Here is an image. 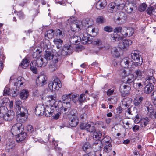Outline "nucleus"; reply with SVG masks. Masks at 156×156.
<instances>
[{
	"instance_id": "24",
	"label": "nucleus",
	"mask_w": 156,
	"mask_h": 156,
	"mask_svg": "<svg viewBox=\"0 0 156 156\" xmlns=\"http://www.w3.org/2000/svg\"><path fill=\"white\" fill-rule=\"evenodd\" d=\"M134 32V29L132 27H128L126 30L125 32H122L121 34L123 36L126 37H130L133 35Z\"/></svg>"
},
{
	"instance_id": "61",
	"label": "nucleus",
	"mask_w": 156,
	"mask_h": 156,
	"mask_svg": "<svg viewBox=\"0 0 156 156\" xmlns=\"http://www.w3.org/2000/svg\"><path fill=\"white\" fill-rule=\"evenodd\" d=\"M65 50L63 48L61 51V55L63 56H66L68 55H70V54L68 52H66Z\"/></svg>"
},
{
	"instance_id": "41",
	"label": "nucleus",
	"mask_w": 156,
	"mask_h": 156,
	"mask_svg": "<svg viewBox=\"0 0 156 156\" xmlns=\"http://www.w3.org/2000/svg\"><path fill=\"white\" fill-rule=\"evenodd\" d=\"M30 70L34 74H37V66L36 64L34 63L33 61H32L30 64Z\"/></svg>"
},
{
	"instance_id": "35",
	"label": "nucleus",
	"mask_w": 156,
	"mask_h": 156,
	"mask_svg": "<svg viewBox=\"0 0 156 156\" xmlns=\"http://www.w3.org/2000/svg\"><path fill=\"white\" fill-rule=\"evenodd\" d=\"M54 44L57 45L56 47L58 49H60L62 47L63 43V41L60 38H55L53 40Z\"/></svg>"
},
{
	"instance_id": "2",
	"label": "nucleus",
	"mask_w": 156,
	"mask_h": 156,
	"mask_svg": "<svg viewBox=\"0 0 156 156\" xmlns=\"http://www.w3.org/2000/svg\"><path fill=\"white\" fill-rule=\"evenodd\" d=\"M131 89L130 84H126L124 83L120 86L119 90L121 95L122 97L129 96L130 94Z\"/></svg>"
},
{
	"instance_id": "52",
	"label": "nucleus",
	"mask_w": 156,
	"mask_h": 156,
	"mask_svg": "<svg viewBox=\"0 0 156 156\" xmlns=\"http://www.w3.org/2000/svg\"><path fill=\"white\" fill-rule=\"evenodd\" d=\"M108 100L110 103L112 104H115L117 101V98L116 97L109 98H108Z\"/></svg>"
},
{
	"instance_id": "38",
	"label": "nucleus",
	"mask_w": 156,
	"mask_h": 156,
	"mask_svg": "<svg viewBox=\"0 0 156 156\" xmlns=\"http://www.w3.org/2000/svg\"><path fill=\"white\" fill-rule=\"evenodd\" d=\"M102 142L103 145L111 144V139L110 137L108 136H106L101 139V141Z\"/></svg>"
},
{
	"instance_id": "4",
	"label": "nucleus",
	"mask_w": 156,
	"mask_h": 156,
	"mask_svg": "<svg viewBox=\"0 0 156 156\" xmlns=\"http://www.w3.org/2000/svg\"><path fill=\"white\" fill-rule=\"evenodd\" d=\"M19 116V120L20 122H24L27 119L25 116V114L27 113V111L25 107H21L19 109L16 110Z\"/></svg>"
},
{
	"instance_id": "34",
	"label": "nucleus",
	"mask_w": 156,
	"mask_h": 156,
	"mask_svg": "<svg viewBox=\"0 0 156 156\" xmlns=\"http://www.w3.org/2000/svg\"><path fill=\"white\" fill-rule=\"evenodd\" d=\"M71 94L63 95L62 97V101L64 103H70L71 101Z\"/></svg>"
},
{
	"instance_id": "26",
	"label": "nucleus",
	"mask_w": 156,
	"mask_h": 156,
	"mask_svg": "<svg viewBox=\"0 0 156 156\" xmlns=\"http://www.w3.org/2000/svg\"><path fill=\"white\" fill-rule=\"evenodd\" d=\"M107 5L106 0H100L96 4V8L98 9H103Z\"/></svg>"
},
{
	"instance_id": "37",
	"label": "nucleus",
	"mask_w": 156,
	"mask_h": 156,
	"mask_svg": "<svg viewBox=\"0 0 156 156\" xmlns=\"http://www.w3.org/2000/svg\"><path fill=\"white\" fill-rule=\"evenodd\" d=\"M55 35V30H49L47 31L46 34L45 35V38L47 37L49 39H52Z\"/></svg>"
},
{
	"instance_id": "9",
	"label": "nucleus",
	"mask_w": 156,
	"mask_h": 156,
	"mask_svg": "<svg viewBox=\"0 0 156 156\" xmlns=\"http://www.w3.org/2000/svg\"><path fill=\"white\" fill-rule=\"evenodd\" d=\"M147 83L144 78H141L140 77H136L134 82L133 83V86L135 88H142L144 85H145Z\"/></svg>"
},
{
	"instance_id": "64",
	"label": "nucleus",
	"mask_w": 156,
	"mask_h": 156,
	"mask_svg": "<svg viewBox=\"0 0 156 156\" xmlns=\"http://www.w3.org/2000/svg\"><path fill=\"white\" fill-rule=\"evenodd\" d=\"M140 126L138 125H135L133 127L132 130L134 132H136L139 130Z\"/></svg>"
},
{
	"instance_id": "28",
	"label": "nucleus",
	"mask_w": 156,
	"mask_h": 156,
	"mask_svg": "<svg viewBox=\"0 0 156 156\" xmlns=\"http://www.w3.org/2000/svg\"><path fill=\"white\" fill-rule=\"evenodd\" d=\"M143 100V97L142 96L136 97L133 100V104L136 106L140 107L141 105L142 101Z\"/></svg>"
},
{
	"instance_id": "55",
	"label": "nucleus",
	"mask_w": 156,
	"mask_h": 156,
	"mask_svg": "<svg viewBox=\"0 0 156 156\" xmlns=\"http://www.w3.org/2000/svg\"><path fill=\"white\" fill-rule=\"evenodd\" d=\"M104 30L105 31L111 32H112L113 30V28L110 26H107L104 27Z\"/></svg>"
},
{
	"instance_id": "60",
	"label": "nucleus",
	"mask_w": 156,
	"mask_h": 156,
	"mask_svg": "<svg viewBox=\"0 0 156 156\" xmlns=\"http://www.w3.org/2000/svg\"><path fill=\"white\" fill-rule=\"evenodd\" d=\"M135 73V75L137 76V77H140L142 76V72L139 70H136L134 73Z\"/></svg>"
},
{
	"instance_id": "53",
	"label": "nucleus",
	"mask_w": 156,
	"mask_h": 156,
	"mask_svg": "<svg viewBox=\"0 0 156 156\" xmlns=\"http://www.w3.org/2000/svg\"><path fill=\"white\" fill-rule=\"evenodd\" d=\"M26 129L27 131V133L29 134L31 133L34 131L33 126L31 125H28L26 128Z\"/></svg>"
},
{
	"instance_id": "56",
	"label": "nucleus",
	"mask_w": 156,
	"mask_h": 156,
	"mask_svg": "<svg viewBox=\"0 0 156 156\" xmlns=\"http://www.w3.org/2000/svg\"><path fill=\"white\" fill-rule=\"evenodd\" d=\"M147 113L151 118H156V112L154 111V109L152 110V112H148Z\"/></svg>"
},
{
	"instance_id": "50",
	"label": "nucleus",
	"mask_w": 156,
	"mask_h": 156,
	"mask_svg": "<svg viewBox=\"0 0 156 156\" xmlns=\"http://www.w3.org/2000/svg\"><path fill=\"white\" fill-rule=\"evenodd\" d=\"M105 21V18L102 16H98L96 19V22L99 24L103 23Z\"/></svg>"
},
{
	"instance_id": "47",
	"label": "nucleus",
	"mask_w": 156,
	"mask_h": 156,
	"mask_svg": "<svg viewBox=\"0 0 156 156\" xmlns=\"http://www.w3.org/2000/svg\"><path fill=\"white\" fill-rule=\"evenodd\" d=\"M63 48L65 50H67L68 52L70 54L72 53V47L69 44H65L64 45Z\"/></svg>"
},
{
	"instance_id": "3",
	"label": "nucleus",
	"mask_w": 156,
	"mask_h": 156,
	"mask_svg": "<svg viewBox=\"0 0 156 156\" xmlns=\"http://www.w3.org/2000/svg\"><path fill=\"white\" fill-rule=\"evenodd\" d=\"M48 87L51 90H58L62 87L61 82L58 78H56L53 81L50 82L48 84Z\"/></svg>"
},
{
	"instance_id": "27",
	"label": "nucleus",
	"mask_w": 156,
	"mask_h": 156,
	"mask_svg": "<svg viewBox=\"0 0 156 156\" xmlns=\"http://www.w3.org/2000/svg\"><path fill=\"white\" fill-rule=\"evenodd\" d=\"M25 82L24 78L22 77H19L16 80V82L14 83V85L16 87V88H19L24 84Z\"/></svg>"
},
{
	"instance_id": "48",
	"label": "nucleus",
	"mask_w": 156,
	"mask_h": 156,
	"mask_svg": "<svg viewBox=\"0 0 156 156\" xmlns=\"http://www.w3.org/2000/svg\"><path fill=\"white\" fill-rule=\"evenodd\" d=\"M104 149L105 152L108 153L111 151L112 149L111 144H104Z\"/></svg>"
},
{
	"instance_id": "20",
	"label": "nucleus",
	"mask_w": 156,
	"mask_h": 156,
	"mask_svg": "<svg viewBox=\"0 0 156 156\" xmlns=\"http://www.w3.org/2000/svg\"><path fill=\"white\" fill-rule=\"evenodd\" d=\"M135 80V78L133 74H130L128 76H126L124 78L123 80V82L126 84H130V83H133L134 82Z\"/></svg>"
},
{
	"instance_id": "51",
	"label": "nucleus",
	"mask_w": 156,
	"mask_h": 156,
	"mask_svg": "<svg viewBox=\"0 0 156 156\" xmlns=\"http://www.w3.org/2000/svg\"><path fill=\"white\" fill-rule=\"evenodd\" d=\"M22 104V102L19 100H17L15 102V108L16 111L19 109L20 108V105Z\"/></svg>"
},
{
	"instance_id": "63",
	"label": "nucleus",
	"mask_w": 156,
	"mask_h": 156,
	"mask_svg": "<svg viewBox=\"0 0 156 156\" xmlns=\"http://www.w3.org/2000/svg\"><path fill=\"white\" fill-rule=\"evenodd\" d=\"M13 93L12 94V96L14 97H16L19 94V91L18 90L17 88L16 89V88L15 90L13 89Z\"/></svg>"
},
{
	"instance_id": "10",
	"label": "nucleus",
	"mask_w": 156,
	"mask_h": 156,
	"mask_svg": "<svg viewBox=\"0 0 156 156\" xmlns=\"http://www.w3.org/2000/svg\"><path fill=\"white\" fill-rule=\"evenodd\" d=\"M82 23L81 21L77 20L72 23L70 26V30L69 31V33H70V31H72L74 34L75 32L79 31L80 30V27L81 26Z\"/></svg>"
},
{
	"instance_id": "11",
	"label": "nucleus",
	"mask_w": 156,
	"mask_h": 156,
	"mask_svg": "<svg viewBox=\"0 0 156 156\" xmlns=\"http://www.w3.org/2000/svg\"><path fill=\"white\" fill-rule=\"evenodd\" d=\"M58 109V107L56 105L51 106L50 107L47 106L45 108L44 112V115L45 116L47 117H50L53 114L54 111V108H55V110H57V108Z\"/></svg>"
},
{
	"instance_id": "17",
	"label": "nucleus",
	"mask_w": 156,
	"mask_h": 156,
	"mask_svg": "<svg viewBox=\"0 0 156 156\" xmlns=\"http://www.w3.org/2000/svg\"><path fill=\"white\" fill-rule=\"evenodd\" d=\"M45 107L43 105H39L37 106L35 113L37 115L41 116L44 114Z\"/></svg>"
},
{
	"instance_id": "40",
	"label": "nucleus",
	"mask_w": 156,
	"mask_h": 156,
	"mask_svg": "<svg viewBox=\"0 0 156 156\" xmlns=\"http://www.w3.org/2000/svg\"><path fill=\"white\" fill-rule=\"evenodd\" d=\"M29 62L30 61L28 59L26 58H24L23 59L20 66H21L24 69H26L29 66Z\"/></svg>"
},
{
	"instance_id": "46",
	"label": "nucleus",
	"mask_w": 156,
	"mask_h": 156,
	"mask_svg": "<svg viewBox=\"0 0 156 156\" xmlns=\"http://www.w3.org/2000/svg\"><path fill=\"white\" fill-rule=\"evenodd\" d=\"M71 100L74 103H76L77 102H78L79 99V95L78 94H74L71 95Z\"/></svg>"
},
{
	"instance_id": "22",
	"label": "nucleus",
	"mask_w": 156,
	"mask_h": 156,
	"mask_svg": "<svg viewBox=\"0 0 156 156\" xmlns=\"http://www.w3.org/2000/svg\"><path fill=\"white\" fill-rule=\"evenodd\" d=\"M27 133L23 132L22 133H19L15 135L16 136V140L18 143L22 142L25 139L27 136Z\"/></svg>"
},
{
	"instance_id": "36",
	"label": "nucleus",
	"mask_w": 156,
	"mask_h": 156,
	"mask_svg": "<svg viewBox=\"0 0 156 156\" xmlns=\"http://www.w3.org/2000/svg\"><path fill=\"white\" fill-rule=\"evenodd\" d=\"M123 36H121L118 35H115L114 34H112L111 35V39L113 42L122 40L123 39Z\"/></svg>"
},
{
	"instance_id": "54",
	"label": "nucleus",
	"mask_w": 156,
	"mask_h": 156,
	"mask_svg": "<svg viewBox=\"0 0 156 156\" xmlns=\"http://www.w3.org/2000/svg\"><path fill=\"white\" fill-rule=\"evenodd\" d=\"M147 7V5L144 3L140 5L138 8L139 11L140 12H142L144 11Z\"/></svg>"
},
{
	"instance_id": "32",
	"label": "nucleus",
	"mask_w": 156,
	"mask_h": 156,
	"mask_svg": "<svg viewBox=\"0 0 156 156\" xmlns=\"http://www.w3.org/2000/svg\"><path fill=\"white\" fill-rule=\"evenodd\" d=\"M118 9L114 3L112 2L108 6V10L109 12L112 13L117 11Z\"/></svg>"
},
{
	"instance_id": "62",
	"label": "nucleus",
	"mask_w": 156,
	"mask_h": 156,
	"mask_svg": "<svg viewBox=\"0 0 156 156\" xmlns=\"http://www.w3.org/2000/svg\"><path fill=\"white\" fill-rule=\"evenodd\" d=\"M153 109V108L152 105H150L148 106H146L145 109L146 111H147L148 112H152V110Z\"/></svg>"
},
{
	"instance_id": "43",
	"label": "nucleus",
	"mask_w": 156,
	"mask_h": 156,
	"mask_svg": "<svg viewBox=\"0 0 156 156\" xmlns=\"http://www.w3.org/2000/svg\"><path fill=\"white\" fill-rule=\"evenodd\" d=\"M150 121L151 119L147 117L143 118L141 122L142 127H145Z\"/></svg>"
},
{
	"instance_id": "58",
	"label": "nucleus",
	"mask_w": 156,
	"mask_h": 156,
	"mask_svg": "<svg viewBox=\"0 0 156 156\" xmlns=\"http://www.w3.org/2000/svg\"><path fill=\"white\" fill-rule=\"evenodd\" d=\"M17 15L20 19H23L25 17V15L22 11H20L18 12L17 13Z\"/></svg>"
},
{
	"instance_id": "31",
	"label": "nucleus",
	"mask_w": 156,
	"mask_h": 156,
	"mask_svg": "<svg viewBox=\"0 0 156 156\" xmlns=\"http://www.w3.org/2000/svg\"><path fill=\"white\" fill-rule=\"evenodd\" d=\"M146 85L144 87V92L147 94L151 93L154 88V85H150L146 84Z\"/></svg>"
},
{
	"instance_id": "16",
	"label": "nucleus",
	"mask_w": 156,
	"mask_h": 156,
	"mask_svg": "<svg viewBox=\"0 0 156 156\" xmlns=\"http://www.w3.org/2000/svg\"><path fill=\"white\" fill-rule=\"evenodd\" d=\"M79 122L78 117L75 115L72 116L69 121V124L72 127H75L78 124Z\"/></svg>"
},
{
	"instance_id": "29",
	"label": "nucleus",
	"mask_w": 156,
	"mask_h": 156,
	"mask_svg": "<svg viewBox=\"0 0 156 156\" xmlns=\"http://www.w3.org/2000/svg\"><path fill=\"white\" fill-rule=\"evenodd\" d=\"M114 3L119 10H122L125 7L123 0H116Z\"/></svg>"
},
{
	"instance_id": "59",
	"label": "nucleus",
	"mask_w": 156,
	"mask_h": 156,
	"mask_svg": "<svg viewBox=\"0 0 156 156\" xmlns=\"http://www.w3.org/2000/svg\"><path fill=\"white\" fill-rule=\"evenodd\" d=\"M10 89L7 87H5L3 91V95L4 96H6L9 94Z\"/></svg>"
},
{
	"instance_id": "44",
	"label": "nucleus",
	"mask_w": 156,
	"mask_h": 156,
	"mask_svg": "<svg viewBox=\"0 0 156 156\" xmlns=\"http://www.w3.org/2000/svg\"><path fill=\"white\" fill-rule=\"evenodd\" d=\"M145 79V81H146L147 84L148 83V84L150 85H154L155 84L154 82L155 81V80L154 77L152 76H149Z\"/></svg>"
},
{
	"instance_id": "1",
	"label": "nucleus",
	"mask_w": 156,
	"mask_h": 156,
	"mask_svg": "<svg viewBox=\"0 0 156 156\" xmlns=\"http://www.w3.org/2000/svg\"><path fill=\"white\" fill-rule=\"evenodd\" d=\"M4 107H1L0 108V117H2L4 120L10 121H12L14 117L15 113L13 111L10 110L8 111L7 113L4 114Z\"/></svg>"
},
{
	"instance_id": "12",
	"label": "nucleus",
	"mask_w": 156,
	"mask_h": 156,
	"mask_svg": "<svg viewBox=\"0 0 156 156\" xmlns=\"http://www.w3.org/2000/svg\"><path fill=\"white\" fill-rule=\"evenodd\" d=\"M120 64L123 67L130 68L133 64V62L130 58H125L121 61Z\"/></svg>"
},
{
	"instance_id": "15",
	"label": "nucleus",
	"mask_w": 156,
	"mask_h": 156,
	"mask_svg": "<svg viewBox=\"0 0 156 156\" xmlns=\"http://www.w3.org/2000/svg\"><path fill=\"white\" fill-rule=\"evenodd\" d=\"M90 35L86 34V33H83L80 35V37L82 38V43L83 44H85L87 43L90 44L91 43V41L90 40L89 36Z\"/></svg>"
},
{
	"instance_id": "49",
	"label": "nucleus",
	"mask_w": 156,
	"mask_h": 156,
	"mask_svg": "<svg viewBox=\"0 0 156 156\" xmlns=\"http://www.w3.org/2000/svg\"><path fill=\"white\" fill-rule=\"evenodd\" d=\"M112 55L115 57H118L119 56V54L118 49L116 48H113L111 51Z\"/></svg>"
},
{
	"instance_id": "25",
	"label": "nucleus",
	"mask_w": 156,
	"mask_h": 156,
	"mask_svg": "<svg viewBox=\"0 0 156 156\" xmlns=\"http://www.w3.org/2000/svg\"><path fill=\"white\" fill-rule=\"evenodd\" d=\"M15 144L13 141L8 142L6 144V150L8 152H12L15 149Z\"/></svg>"
},
{
	"instance_id": "30",
	"label": "nucleus",
	"mask_w": 156,
	"mask_h": 156,
	"mask_svg": "<svg viewBox=\"0 0 156 156\" xmlns=\"http://www.w3.org/2000/svg\"><path fill=\"white\" fill-rule=\"evenodd\" d=\"M131 6L129 5L127 7L126 11L128 13H133L135 12L136 9V6L135 4L133 5V4H131Z\"/></svg>"
},
{
	"instance_id": "13",
	"label": "nucleus",
	"mask_w": 156,
	"mask_h": 156,
	"mask_svg": "<svg viewBox=\"0 0 156 156\" xmlns=\"http://www.w3.org/2000/svg\"><path fill=\"white\" fill-rule=\"evenodd\" d=\"M47 77L44 75H39L36 80L37 85L42 86L47 83Z\"/></svg>"
},
{
	"instance_id": "14",
	"label": "nucleus",
	"mask_w": 156,
	"mask_h": 156,
	"mask_svg": "<svg viewBox=\"0 0 156 156\" xmlns=\"http://www.w3.org/2000/svg\"><path fill=\"white\" fill-rule=\"evenodd\" d=\"M132 43V41L131 40L125 39L119 43V46L121 49H124L129 47Z\"/></svg>"
},
{
	"instance_id": "21",
	"label": "nucleus",
	"mask_w": 156,
	"mask_h": 156,
	"mask_svg": "<svg viewBox=\"0 0 156 156\" xmlns=\"http://www.w3.org/2000/svg\"><path fill=\"white\" fill-rule=\"evenodd\" d=\"M65 32L64 29L63 28L56 29L55 30V35L57 37L62 38L65 36Z\"/></svg>"
},
{
	"instance_id": "39",
	"label": "nucleus",
	"mask_w": 156,
	"mask_h": 156,
	"mask_svg": "<svg viewBox=\"0 0 156 156\" xmlns=\"http://www.w3.org/2000/svg\"><path fill=\"white\" fill-rule=\"evenodd\" d=\"M28 96V92L27 90L23 89L20 92V98L23 100L26 99Z\"/></svg>"
},
{
	"instance_id": "18",
	"label": "nucleus",
	"mask_w": 156,
	"mask_h": 156,
	"mask_svg": "<svg viewBox=\"0 0 156 156\" xmlns=\"http://www.w3.org/2000/svg\"><path fill=\"white\" fill-rule=\"evenodd\" d=\"M132 100L131 98L126 97L124 98L122 100V106L124 108H128L131 103Z\"/></svg>"
},
{
	"instance_id": "5",
	"label": "nucleus",
	"mask_w": 156,
	"mask_h": 156,
	"mask_svg": "<svg viewBox=\"0 0 156 156\" xmlns=\"http://www.w3.org/2000/svg\"><path fill=\"white\" fill-rule=\"evenodd\" d=\"M131 55L132 59L136 61L137 65H140L142 64V59H141V56L140 51H133L131 54Z\"/></svg>"
},
{
	"instance_id": "8",
	"label": "nucleus",
	"mask_w": 156,
	"mask_h": 156,
	"mask_svg": "<svg viewBox=\"0 0 156 156\" xmlns=\"http://www.w3.org/2000/svg\"><path fill=\"white\" fill-rule=\"evenodd\" d=\"M33 57L34 58H36L37 59L36 61H33L34 63L37 65V66L38 67H44L47 63V62L45 60L44 58H38L37 56V53L34 52L33 54Z\"/></svg>"
},
{
	"instance_id": "42",
	"label": "nucleus",
	"mask_w": 156,
	"mask_h": 156,
	"mask_svg": "<svg viewBox=\"0 0 156 156\" xmlns=\"http://www.w3.org/2000/svg\"><path fill=\"white\" fill-rule=\"evenodd\" d=\"M93 138L94 140L97 141L101 139L102 134L100 131L95 132L93 133Z\"/></svg>"
},
{
	"instance_id": "6",
	"label": "nucleus",
	"mask_w": 156,
	"mask_h": 156,
	"mask_svg": "<svg viewBox=\"0 0 156 156\" xmlns=\"http://www.w3.org/2000/svg\"><path fill=\"white\" fill-rule=\"evenodd\" d=\"M80 128L81 130H85L92 133L96 131L94 126L93 124L91 123H81L80 125Z\"/></svg>"
},
{
	"instance_id": "7",
	"label": "nucleus",
	"mask_w": 156,
	"mask_h": 156,
	"mask_svg": "<svg viewBox=\"0 0 156 156\" xmlns=\"http://www.w3.org/2000/svg\"><path fill=\"white\" fill-rule=\"evenodd\" d=\"M24 129L23 126L20 123H17L14 124L12 127V132L14 135L22 132Z\"/></svg>"
},
{
	"instance_id": "33",
	"label": "nucleus",
	"mask_w": 156,
	"mask_h": 156,
	"mask_svg": "<svg viewBox=\"0 0 156 156\" xmlns=\"http://www.w3.org/2000/svg\"><path fill=\"white\" fill-rule=\"evenodd\" d=\"M94 28L92 27H88L86 30V34L92 36H94L97 35V33L95 32Z\"/></svg>"
},
{
	"instance_id": "23",
	"label": "nucleus",
	"mask_w": 156,
	"mask_h": 156,
	"mask_svg": "<svg viewBox=\"0 0 156 156\" xmlns=\"http://www.w3.org/2000/svg\"><path fill=\"white\" fill-rule=\"evenodd\" d=\"M69 41L72 44H77L81 41V37H80L73 35L71 37Z\"/></svg>"
},
{
	"instance_id": "57",
	"label": "nucleus",
	"mask_w": 156,
	"mask_h": 156,
	"mask_svg": "<svg viewBox=\"0 0 156 156\" xmlns=\"http://www.w3.org/2000/svg\"><path fill=\"white\" fill-rule=\"evenodd\" d=\"M84 96L85 94H82L80 95V97H79L78 102L79 103V104H80L83 102L84 98H83V97Z\"/></svg>"
},
{
	"instance_id": "19",
	"label": "nucleus",
	"mask_w": 156,
	"mask_h": 156,
	"mask_svg": "<svg viewBox=\"0 0 156 156\" xmlns=\"http://www.w3.org/2000/svg\"><path fill=\"white\" fill-rule=\"evenodd\" d=\"M103 146V144L100 140L96 141L92 144V147L95 151H101Z\"/></svg>"
},
{
	"instance_id": "45",
	"label": "nucleus",
	"mask_w": 156,
	"mask_h": 156,
	"mask_svg": "<svg viewBox=\"0 0 156 156\" xmlns=\"http://www.w3.org/2000/svg\"><path fill=\"white\" fill-rule=\"evenodd\" d=\"M53 57V55L51 52L48 51H46L45 53L44 54L45 60L47 62V60H50Z\"/></svg>"
}]
</instances>
